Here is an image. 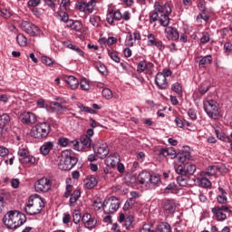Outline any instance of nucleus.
<instances>
[{
  "label": "nucleus",
  "instance_id": "f257e3e1",
  "mask_svg": "<svg viewBox=\"0 0 232 232\" xmlns=\"http://www.w3.org/2000/svg\"><path fill=\"white\" fill-rule=\"evenodd\" d=\"M169 14H171L169 4L155 5V9L150 15V23L152 24L159 21L161 26L167 27L169 24Z\"/></svg>",
  "mask_w": 232,
  "mask_h": 232
},
{
  "label": "nucleus",
  "instance_id": "f03ea898",
  "mask_svg": "<svg viewBox=\"0 0 232 232\" xmlns=\"http://www.w3.org/2000/svg\"><path fill=\"white\" fill-rule=\"evenodd\" d=\"M3 223L7 229H18L26 223V216L17 210H10L4 216Z\"/></svg>",
  "mask_w": 232,
  "mask_h": 232
},
{
  "label": "nucleus",
  "instance_id": "7ed1b4c3",
  "mask_svg": "<svg viewBox=\"0 0 232 232\" xmlns=\"http://www.w3.org/2000/svg\"><path fill=\"white\" fill-rule=\"evenodd\" d=\"M44 208V201H43V198L36 196H31L28 199L27 205L24 207V211L26 214L32 217L34 215H39V213L43 211Z\"/></svg>",
  "mask_w": 232,
  "mask_h": 232
},
{
  "label": "nucleus",
  "instance_id": "20e7f679",
  "mask_svg": "<svg viewBox=\"0 0 232 232\" xmlns=\"http://www.w3.org/2000/svg\"><path fill=\"white\" fill-rule=\"evenodd\" d=\"M77 162H79V160L72 155V152L64 150L62 152L58 168L62 171H70Z\"/></svg>",
  "mask_w": 232,
  "mask_h": 232
},
{
  "label": "nucleus",
  "instance_id": "39448f33",
  "mask_svg": "<svg viewBox=\"0 0 232 232\" xmlns=\"http://www.w3.org/2000/svg\"><path fill=\"white\" fill-rule=\"evenodd\" d=\"M204 110L210 119H220V108L218 102L214 100H207L203 103Z\"/></svg>",
  "mask_w": 232,
  "mask_h": 232
},
{
  "label": "nucleus",
  "instance_id": "423d86ee",
  "mask_svg": "<svg viewBox=\"0 0 232 232\" xmlns=\"http://www.w3.org/2000/svg\"><path fill=\"white\" fill-rule=\"evenodd\" d=\"M49 134H50V123H47V122L37 123L31 130V135L34 139H44V137H48Z\"/></svg>",
  "mask_w": 232,
  "mask_h": 232
},
{
  "label": "nucleus",
  "instance_id": "0eeeda50",
  "mask_svg": "<svg viewBox=\"0 0 232 232\" xmlns=\"http://www.w3.org/2000/svg\"><path fill=\"white\" fill-rule=\"evenodd\" d=\"M119 208H121V200L113 196L103 201V213L105 215H113Z\"/></svg>",
  "mask_w": 232,
  "mask_h": 232
},
{
  "label": "nucleus",
  "instance_id": "6e6552de",
  "mask_svg": "<svg viewBox=\"0 0 232 232\" xmlns=\"http://www.w3.org/2000/svg\"><path fill=\"white\" fill-rule=\"evenodd\" d=\"M18 156L22 164H35V158L30 155L28 148L24 145L19 147Z\"/></svg>",
  "mask_w": 232,
  "mask_h": 232
},
{
  "label": "nucleus",
  "instance_id": "1a4fd4ad",
  "mask_svg": "<svg viewBox=\"0 0 232 232\" xmlns=\"http://www.w3.org/2000/svg\"><path fill=\"white\" fill-rule=\"evenodd\" d=\"M21 28L25 34L31 35V37H38L41 35V29L32 22L23 21L21 23Z\"/></svg>",
  "mask_w": 232,
  "mask_h": 232
},
{
  "label": "nucleus",
  "instance_id": "9d476101",
  "mask_svg": "<svg viewBox=\"0 0 232 232\" xmlns=\"http://www.w3.org/2000/svg\"><path fill=\"white\" fill-rule=\"evenodd\" d=\"M231 211V208L226 205H222L221 207H214L211 208V212L213 213L214 217H216V219L218 222H224V220H227V216L226 213H229Z\"/></svg>",
  "mask_w": 232,
  "mask_h": 232
},
{
  "label": "nucleus",
  "instance_id": "9b49d317",
  "mask_svg": "<svg viewBox=\"0 0 232 232\" xmlns=\"http://www.w3.org/2000/svg\"><path fill=\"white\" fill-rule=\"evenodd\" d=\"M52 188V180L48 178H42L34 183V189L37 193H48Z\"/></svg>",
  "mask_w": 232,
  "mask_h": 232
},
{
  "label": "nucleus",
  "instance_id": "f8f14e48",
  "mask_svg": "<svg viewBox=\"0 0 232 232\" xmlns=\"http://www.w3.org/2000/svg\"><path fill=\"white\" fill-rule=\"evenodd\" d=\"M97 0H85L76 4V8L84 14H92L95 10Z\"/></svg>",
  "mask_w": 232,
  "mask_h": 232
},
{
  "label": "nucleus",
  "instance_id": "ddd939ff",
  "mask_svg": "<svg viewBox=\"0 0 232 232\" xmlns=\"http://www.w3.org/2000/svg\"><path fill=\"white\" fill-rule=\"evenodd\" d=\"M147 45L151 48L155 46L160 52L166 50V45H164L161 40L157 39V36L153 33L147 35Z\"/></svg>",
  "mask_w": 232,
  "mask_h": 232
},
{
  "label": "nucleus",
  "instance_id": "4468645a",
  "mask_svg": "<svg viewBox=\"0 0 232 232\" xmlns=\"http://www.w3.org/2000/svg\"><path fill=\"white\" fill-rule=\"evenodd\" d=\"M122 19V13L115 9H108L106 21L111 26H115V21H121Z\"/></svg>",
  "mask_w": 232,
  "mask_h": 232
},
{
  "label": "nucleus",
  "instance_id": "2eb2a0df",
  "mask_svg": "<svg viewBox=\"0 0 232 232\" xmlns=\"http://www.w3.org/2000/svg\"><path fill=\"white\" fill-rule=\"evenodd\" d=\"M93 151L98 159H105L110 153V149L108 148V144L102 142L93 146Z\"/></svg>",
  "mask_w": 232,
  "mask_h": 232
},
{
  "label": "nucleus",
  "instance_id": "dca6fc26",
  "mask_svg": "<svg viewBox=\"0 0 232 232\" xmlns=\"http://www.w3.org/2000/svg\"><path fill=\"white\" fill-rule=\"evenodd\" d=\"M82 221L87 229H93L97 227V218L90 213H85L82 218Z\"/></svg>",
  "mask_w": 232,
  "mask_h": 232
},
{
  "label": "nucleus",
  "instance_id": "f3484780",
  "mask_svg": "<svg viewBox=\"0 0 232 232\" xmlns=\"http://www.w3.org/2000/svg\"><path fill=\"white\" fill-rule=\"evenodd\" d=\"M155 65L151 62H148L146 60L140 61L137 65V72L142 73L146 72L147 73H150V72L153 71V68Z\"/></svg>",
  "mask_w": 232,
  "mask_h": 232
},
{
  "label": "nucleus",
  "instance_id": "a211bd4d",
  "mask_svg": "<svg viewBox=\"0 0 232 232\" xmlns=\"http://www.w3.org/2000/svg\"><path fill=\"white\" fill-rule=\"evenodd\" d=\"M155 84L159 90H168L169 88V82L165 78L164 74L158 72L155 76Z\"/></svg>",
  "mask_w": 232,
  "mask_h": 232
},
{
  "label": "nucleus",
  "instance_id": "6ab92c4d",
  "mask_svg": "<svg viewBox=\"0 0 232 232\" xmlns=\"http://www.w3.org/2000/svg\"><path fill=\"white\" fill-rule=\"evenodd\" d=\"M21 121L28 126L37 122V116L33 112H24L20 116Z\"/></svg>",
  "mask_w": 232,
  "mask_h": 232
},
{
  "label": "nucleus",
  "instance_id": "aec40b11",
  "mask_svg": "<svg viewBox=\"0 0 232 232\" xmlns=\"http://www.w3.org/2000/svg\"><path fill=\"white\" fill-rule=\"evenodd\" d=\"M133 216H126L123 213L120 214L119 222L124 226L126 229H131V227H133Z\"/></svg>",
  "mask_w": 232,
  "mask_h": 232
},
{
  "label": "nucleus",
  "instance_id": "412c9836",
  "mask_svg": "<svg viewBox=\"0 0 232 232\" xmlns=\"http://www.w3.org/2000/svg\"><path fill=\"white\" fill-rule=\"evenodd\" d=\"M142 36H140V32L135 31L133 34L131 33H128V35L125 40L126 46H134L136 41H140Z\"/></svg>",
  "mask_w": 232,
  "mask_h": 232
},
{
  "label": "nucleus",
  "instance_id": "4be33fe9",
  "mask_svg": "<svg viewBox=\"0 0 232 232\" xmlns=\"http://www.w3.org/2000/svg\"><path fill=\"white\" fill-rule=\"evenodd\" d=\"M165 34L169 41H179V38L180 37V34H179L177 28L172 26L165 28Z\"/></svg>",
  "mask_w": 232,
  "mask_h": 232
},
{
  "label": "nucleus",
  "instance_id": "5701e85b",
  "mask_svg": "<svg viewBox=\"0 0 232 232\" xmlns=\"http://www.w3.org/2000/svg\"><path fill=\"white\" fill-rule=\"evenodd\" d=\"M121 162V158L119 157V153H112L110 154L106 159H105V164L108 166V168H115L117 164Z\"/></svg>",
  "mask_w": 232,
  "mask_h": 232
},
{
  "label": "nucleus",
  "instance_id": "b1692460",
  "mask_svg": "<svg viewBox=\"0 0 232 232\" xmlns=\"http://www.w3.org/2000/svg\"><path fill=\"white\" fill-rule=\"evenodd\" d=\"M150 173L148 171H141L137 178V182L141 184L142 186H148L150 184Z\"/></svg>",
  "mask_w": 232,
  "mask_h": 232
},
{
  "label": "nucleus",
  "instance_id": "393cba45",
  "mask_svg": "<svg viewBox=\"0 0 232 232\" xmlns=\"http://www.w3.org/2000/svg\"><path fill=\"white\" fill-rule=\"evenodd\" d=\"M50 106L53 111H54L58 115L63 114V112L66 111L67 110L66 106L61 104V102H51Z\"/></svg>",
  "mask_w": 232,
  "mask_h": 232
},
{
  "label": "nucleus",
  "instance_id": "a878e982",
  "mask_svg": "<svg viewBox=\"0 0 232 232\" xmlns=\"http://www.w3.org/2000/svg\"><path fill=\"white\" fill-rule=\"evenodd\" d=\"M163 209H165V211H168L169 213H170V215H173V213H175V211L177 209V204L175 203V200L167 199L164 202Z\"/></svg>",
  "mask_w": 232,
  "mask_h": 232
},
{
  "label": "nucleus",
  "instance_id": "bb28decb",
  "mask_svg": "<svg viewBox=\"0 0 232 232\" xmlns=\"http://www.w3.org/2000/svg\"><path fill=\"white\" fill-rule=\"evenodd\" d=\"M220 169H222V167L220 166L210 165L206 169L205 175H207L208 177H215V175L218 173Z\"/></svg>",
  "mask_w": 232,
  "mask_h": 232
},
{
  "label": "nucleus",
  "instance_id": "cd10ccee",
  "mask_svg": "<svg viewBox=\"0 0 232 232\" xmlns=\"http://www.w3.org/2000/svg\"><path fill=\"white\" fill-rule=\"evenodd\" d=\"M65 82H67L71 90H77L79 88V80L75 76L65 77Z\"/></svg>",
  "mask_w": 232,
  "mask_h": 232
},
{
  "label": "nucleus",
  "instance_id": "c85d7f7f",
  "mask_svg": "<svg viewBox=\"0 0 232 232\" xmlns=\"http://www.w3.org/2000/svg\"><path fill=\"white\" fill-rule=\"evenodd\" d=\"M211 63H213V57L211 54H208L198 61V66L199 68H206V66H208V64H211Z\"/></svg>",
  "mask_w": 232,
  "mask_h": 232
},
{
  "label": "nucleus",
  "instance_id": "c756f323",
  "mask_svg": "<svg viewBox=\"0 0 232 232\" xmlns=\"http://www.w3.org/2000/svg\"><path fill=\"white\" fill-rule=\"evenodd\" d=\"M53 148V142L52 141H47L45 143H44L41 147H40V152L42 153V155H48V153H50V150Z\"/></svg>",
  "mask_w": 232,
  "mask_h": 232
},
{
  "label": "nucleus",
  "instance_id": "7c9ffc66",
  "mask_svg": "<svg viewBox=\"0 0 232 232\" xmlns=\"http://www.w3.org/2000/svg\"><path fill=\"white\" fill-rule=\"evenodd\" d=\"M85 186L87 189H93L97 186V179L93 176H91L85 179Z\"/></svg>",
  "mask_w": 232,
  "mask_h": 232
},
{
  "label": "nucleus",
  "instance_id": "2f4dec72",
  "mask_svg": "<svg viewBox=\"0 0 232 232\" xmlns=\"http://www.w3.org/2000/svg\"><path fill=\"white\" fill-rule=\"evenodd\" d=\"M149 184L153 187L159 186L160 184V176L158 174H150Z\"/></svg>",
  "mask_w": 232,
  "mask_h": 232
},
{
  "label": "nucleus",
  "instance_id": "473e14b6",
  "mask_svg": "<svg viewBox=\"0 0 232 232\" xmlns=\"http://www.w3.org/2000/svg\"><path fill=\"white\" fill-rule=\"evenodd\" d=\"M64 47L69 48V50H73V52H77L80 57H84V52L81 50V48H79L78 46L73 45L72 44L64 43Z\"/></svg>",
  "mask_w": 232,
  "mask_h": 232
},
{
  "label": "nucleus",
  "instance_id": "72a5a7b5",
  "mask_svg": "<svg viewBox=\"0 0 232 232\" xmlns=\"http://www.w3.org/2000/svg\"><path fill=\"white\" fill-rule=\"evenodd\" d=\"M211 88V85L208 82H202L198 87V92L200 95H206L208 92H209V89Z\"/></svg>",
  "mask_w": 232,
  "mask_h": 232
},
{
  "label": "nucleus",
  "instance_id": "f704fd0d",
  "mask_svg": "<svg viewBox=\"0 0 232 232\" xmlns=\"http://www.w3.org/2000/svg\"><path fill=\"white\" fill-rule=\"evenodd\" d=\"M81 198V190L76 189L73 191V193L71 195V198L69 199L70 206H73L77 200Z\"/></svg>",
  "mask_w": 232,
  "mask_h": 232
},
{
  "label": "nucleus",
  "instance_id": "c9c22d12",
  "mask_svg": "<svg viewBox=\"0 0 232 232\" xmlns=\"http://www.w3.org/2000/svg\"><path fill=\"white\" fill-rule=\"evenodd\" d=\"M6 191L5 190H0V213H3V209H5V206H6V202L5 200H6Z\"/></svg>",
  "mask_w": 232,
  "mask_h": 232
},
{
  "label": "nucleus",
  "instance_id": "e433bc0d",
  "mask_svg": "<svg viewBox=\"0 0 232 232\" xmlns=\"http://www.w3.org/2000/svg\"><path fill=\"white\" fill-rule=\"evenodd\" d=\"M80 142L83 148H92V138L82 135L80 139Z\"/></svg>",
  "mask_w": 232,
  "mask_h": 232
},
{
  "label": "nucleus",
  "instance_id": "4c0bfd02",
  "mask_svg": "<svg viewBox=\"0 0 232 232\" xmlns=\"http://www.w3.org/2000/svg\"><path fill=\"white\" fill-rule=\"evenodd\" d=\"M10 115L7 113L0 114V126L6 127L10 124Z\"/></svg>",
  "mask_w": 232,
  "mask_h": 232
},
{
  "label": "nucleus",
  "instance_id": "58836bf2",
  "mask_svg": "<svg viewBox=\"0 0 232 232\" xmlns=\"http://www.w3.org/2000/svg\"><path fill=\"white\" fill-rule=\"evenodd\" d=\"M157 232H171V226L168 222H161L158 225Z\"/></svg>",
  "mask_w": 232,
  "mask_h": 232
},
{
  "label": "nucleus",
  "instance_id": "ea45409f",
  "mask_svg": "<svg viewBox=\"0 0 232 232\" xmlns=\"http://www.w3.org/2000/svg\"><path fill=\"white\" fill-rule=\"evenodd\" d=\"M185 170L187 175H195V172L197 171V166H195V164L186 163Z\"/></svg>",
  "mask_w": 232,
  "mask_h": 232
},
{
  "label": "nucleus",
  "instance_id": "a19ab883",
  "mask_svg": "<svg viewBox=\"0 0 232 232\" xmlns=\"http://www.w3.org/2000/svg\"><path fill=\"white\" fill-rule=\"evenodd\" d=\"M16 42L19 46H26V44H28V40L21 34L16 36Z\"/></svg>",
  "mask_w": 232,
  "mask_h": 232
},
{
  "label": "nucleus",
  "instance_id": "79ce46f5",
  "mask_svg": "<svg viewBox=\"0 0 232 232\" xmlns=\"http://www.w3.org/2000/svg\"><path fill=\"white\" fill-rule=\"evenodd\" d=\"M197 180H198L199 186L201 188H211V181H209V179H208L207 178H198Z\"/></svg>",
  "mask_w": 232,
  "mask_h": 232
},
{
  "label": "nucleus",
  "instance_id": "37998d69",
  "mask_svg": "<svg viewBox=\"0 0 232 232\" xmlns=\"http://www.w3.org/2000/svg\"><path fill=\"white\" fill-rule=\"evenodd\" d=\"M92 208L94 209V211H99L102 208V209H104V203H102V201H101V199H95L92 202Z\"/></svg>",
  "mask_w": 232,
  "mask_h": 232
},
{
  "label": "nucleus",
  "instance_id": "c03bdc74",
  "mask_svg": "<svg viewBox=\"0 0 232 232\" xmlns=\"http://www.w3.org/2000/svg\"><path fill=\"white\" fill-rule=\"evenodd\" d=\"M175 171L178 175H180V177H185L187 175L186 165H179L178 167H175Z\"/></svg>",
  "mask_w": 232,
  "mask_h": 232
},
{
  "label": "nucleus",
  "instance_id": "a18cd8bd",
  "mask_svg": "<svg viewBox=\"0 0 232 232\" xmlns=\"http://www.w3.org/2000/svg\"><path fill=\"white\" fill-rule=\"evenodd\" d=\"M57 15L58 17H60V21H62L63 23H66L70 19V16L68 15V13H66V11H59L57 12Z\"/></svg>",
  "mask_w": 232,
  "mask_h": 232
},
{
  "label": "nucleus",
  "instance_id": "49530a36",
  "mask_svg": "<svg viewBox=\"0 0 232 232\" xmlns=\"http://www.w3.org/2000/svg\"><path fill=\"white\" fill-rule=\"evenodd\" d=\"M45 5L52 9L53 12H55L57 8V0H44Z\"/></svg>",
  "mask_w": 232,
  "mask_h": 232
},
{
  "label": "nucleus",
  "instance_id": "de8ad7c7",
  "mask_svg": "<svg viewBox=\"0 0 232 232\" xmlns=\"http://www.w3.org/2000/svg\"><path fill=\"white\" fill-rule=\"evenodd\" d=\"M134 204H135V199H133V198L127 199L123 206L124 211H128V209H131V208H133Z\"/></svg>",
  "mask_w": 232,
  "mask_h": 232
},
{
  "label": "nucleus",
  "instance_id": "09e8293b",
  "mask_svg": "<svg viewBox=\"0 0 232 232\" xmlns=\"http://www.w3.org/2000/svg\"><path fill=\"white\" fill-rule=\"evenodd\" d=\"M96 68L98 72L102 73V75L108 73V69L106 68V65H104L103 63H96Z\"/></svg>",
  "mask_w": 232,
  "mask_h": 232
},
{
  "label": "nucleus",
  "instance_id": "8fccbe9b",
  "mask_svg": "<svg viewBox=\"0 0 232 232\" xmlns=\"http://www.w3.org/2000/svg\"><path fill=\"white\" fill-rule=\"evenodd\" d=\"M171 90L175 92V93H178V95H180L182 93V85L179 82H175L171 86Z\"/></svg>",
  "mask_w": 232,
  "mask_h": 232
},
{
  "label": "nucleus",
  "instance_id": "3c124183",
  "mask_svg": "<svg viewBox=\"0 0 232 232\" xmlns=\"http://www.w3.org/2000/svg\"><path fill=\"white\" fill-rule=\"evenodd\" d=\"M177 182L181 188H186V186H188V179L184 178V176H179L177 178Z\"/></svg>",
  "mask_w": 232,
  "mask_h": 232
},
{
  "label": "nucleus",
  "instance_id": "603ef678",
  "mask_svg": "<svg viewBox=\"0 0 232 232\" xmlns=\"http://www.w3.org/2000/svg\"><path fill=\"white\" fill-rule=\"evenodd\" d=\"M90 23H91V24H92L95 28H98L99 23H101V17L95 16V15H92V16L90 17Z\"/></svg>",
  "mask_w": 232,
  "mask_h": 232
},
{
  "label": "nucleus",
  "instance_id": "864d4df0",
  "mask_svg": "<svg viewBox=\"0 0 232 232\" xmlns=\"http://www.w3.org/2000/svg\"><path fill=\"white\" fill-rule=\"evenodd\" d=\"M139 232H155V228L151 224H144L142 228Z\"/></svg>",
  "mask_w": 232,
  "mask_h": 232
},
{
  "label": "nucleus",
  "instance_id": "5fc2aeb1",
  "mask_svg": "<svg viewBox=\"0 0 232 232\" xmlns=\"http://www.w3.org/2000/svg\"><path fill=\"white\" fill-rule=\"evenodd\" d=\"M80 87L84 92H88V90H90V82L86 79H82L80 82Z\"/></svg>",
  "mask_w": 232,
  "mask_h": 232
},
{
  "label": "nucleus",
  "instance_id": "6e6d98bb",
  "mask_svg": "<svg viewBox=\"0 0 232 232\" xmlns=\"http://www.w3.org/2000/svg\"><path fill=\"white\" fill-rule=\"evenodd\" d=\"M9 154H10V150H8V148L1 145L0 146V157H2V159H5V157H8Z\"/></svg>",
  "mask_w": 232,
  "mask_h": 232
},
{
  "label": "nucleus",
  "instance_id": "4d7b16f0",
  "mask_svg": "<svg viewBox=\"0 0 232 232\" xmlns=\"http://www.w3.org/2000/svg\"><path fill=\"white\" fill-rule=\"evenodd\" d=\"M102 97H104L107 100H110L113 97V93L111 92V90L105 88L102 92Z\"/></svg>",
  "mask_w": 232,
  "mask_h": 232
},
{
  "label": "nucleus",
  "instance_id": "13d9d810",
  "mask_svg": "<svg viewBox=\"0 0 232 232\" xmlns=\"http://www.w3.org/2000/svg\"><path fill=\"white\" fill-rule=\"evenodd\" d=\"M81 212L79 210H74L72 213V220L75 224H79L81 222Z\"/></svg>",
  "mask_w": 232,
  "mask_h": 232
},
{
  "label": "nucleus",
  "instance_id": "bf43d9fd",
  "mask_svg": "<svg viewBox=\"0 0 232 232\" xmlns=\"http://www.w3.org/2000/svg\"><path fill=\"white\" fill-rule=\"evenodd\" d=\"M227 194H219L217 197V200L218 204H227V197L226 196Z\"/></svg>",
  "mask_w": 232,
  "mask_h": 232
},
{
  "label": "nucleus",
  "instance_id": "052dcab7",
  "mask_svg": "<svg viewBox=\"0 0 232 232\" xmlns=\"http://www.w3.org/2000/svg\"><path fill=\"white\" fill-rule=\"evenodd\" d=\"M72 30H74V32H81L82 30V23L80 21H74Z\"/></svg>",
  "mask_w": 232,
  "mask_h": 232
},
{
  "label": "nucleus",
  "instance_id": "680f3d73",
  "mask_svg": "<svg viewBox=\"0 0 232 232\" xmlns=\"http://www.w3.org/2000/svg\"><path fill=\"white\" fill-rule=\"evenodd\" d=\"M42 63H43V64H45L46 66H53V60H52V58H50L48 56H43Z\"/></svg>",
  "mask_w": 232,
  "mask_h": 232
},
{
  "label": "nucleus",
  "instance_id": "e2e57ef3",
  "mask_svg": "<svg viewBox=\"0 0 232 232\" xmlns=\"http://www.w3.org/2000/svg\"><path fill=\"white\" fill-rule=\"evenodd\" d=\"M58 142L60 146H63V148H66V146H70L71 140L67 138H59Z\"/></svg>",
  "mask_w": 232,
  "mask_h": 232
},
{
  "label": "nucleus",
  "instance_id": "0e129e2a",
  "mask_svg": "<svg viewBox=\"0 0 232 232\" xmlns=\"http://www.w3.org/2000/svg\"><path fill=\"white\" fill-rule=\"evenodd\" d=\"M109 56L111 57V59L112 61H114V63H121V58L119 57L117 53H115V52H109Z\"/></svg>",
  "mask_w": 232,
  "mask_h": 232
},
{
  "label": "nucleus",
  "instance_id": "69168bd1",
  "mask_svg": "<svg viewBox=\"0 0 232 232\" xmlns=\"http://www.w3.org/2000/svg\"><path fill=\"white\" fill-rule=\"evenodd\" d=\"M209 33H204L202 37L200 38L201 44H206V43H209Z\"/></svg>",
  "mask_w": 232,
  "mask_h": 232
},
{
  "label": "nucleus",
  "instance_id": "338daca9",
  "mask_svg": "<svg viewBox=\"0 0 232 232\" xmlns=\"http://www.w3.org/2000/svg\"><path fill=\"white\" fill-rule=\"evenodd\" d=\"M224 50H225V53H227V55H229V53H231V52H232V44L226 43L224 44Z\"/></svg>",
  "mask_w": 232,
  "mask_h": 232
},
{
  "label": "nucleus",
  "instance_id": "774afa93",
  "mask_svg": "<svg viewBox=\"0 0 232 232\" xmlns=\"http://www.w3.org/2000/svg\"><path fill=\"white\" fill-rule=\"evenodd\" d=\"M188 115L191 121H197V112L193 109L188 111Z\"/></svg>",
  "mask_w": 232,
  "mask_h": 232
}]
</instances>
